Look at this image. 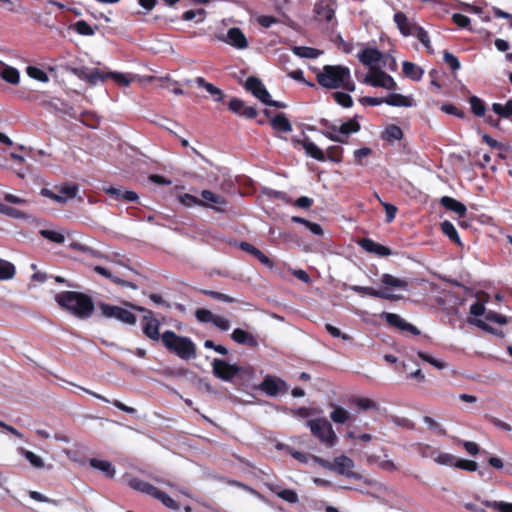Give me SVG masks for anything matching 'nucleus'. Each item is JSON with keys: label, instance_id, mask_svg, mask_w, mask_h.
Returning a JSON list of instances; mask_svg holds the SVG:
<instances>
[{"label": "nucleus", "instance_id": "1", "mask_svg": "<svg viewBox=\"0 0 512 512\" xmlns=\"http://www.w3.org/2000/svg\"><path fill=\"white\" fill-rule=\"evenodd\" d=\"M55 299L63 309L79 319L89 318L94 311L91 297L80 292L64 291L57 294Z\"/></svg>", "mask_w": 512, "mask_h": 512}, {"label": "nucleus", "instance_id": "2", "mask_svg": "<svg viewBox=\"0 0 512 512\" xmlns=\"http://www.w3.org/2000/svg\"><path fill=\"white\" fill-rule=\"evenodd\" d=\"M318 83L328 89L343 88L349 92L356 89L351 80L350 69L342 65H326L317 73Z\"/></svg>", "mask_w": 512, "mask_h": 512}, {"label": "nucleus", "instance_id": "3", "mask_svg": "<svg viewBox=\"0 0 512 512\" xmlns=\"http://www.w3.org/2000/svg\"><path fill=\"white\" fill-rule=\"evenodd\" d=\"M161 341L167 350L182 360H191L197 356L196 346L188 337L177 335L171 330H166L162 334Z\"/></svg>", "mask_w": 512, "mask_h": 512}, {"label": "nucleus", "instance_id": "4", "mask_svg": "<svg viewBox=\"0 0 512 512\" xmlns=\"http://www.w3.org/2000/svg\"><path fill=\"white\" fill-rule=\"evenodd\" d=\"M307 426L310 428L311 433L325 446L333 447L337 443V435L327 419H311L307 421Z\"/></svg>", "mask_w": 512, "mask_h": 512}, {"label": "nucleus", "instance_id": "5", "mask_svg": "<svg viewBox=\"0 0 512 512\" xmlns=\"http://www.w3.org/2000/svg\"><path fill=\"white\" fill-rule=\"evenodd\" d=\"M363 83L389 91H396L398 89V85L394 79L379 67H372L364 77Z\"/></svg>", "mask_w": 512, "mask_h": 512}, {"label": "nucleus", "instance_id": "6", "mask_svg": "<svg viewBox=\"0 0 512 512\" xmlns=\"http://www.w3.org/2000/svg\"><path fill=\"white\" fill-rule=\"evenodd\" d=\"M98 307L106 318H113L128 325L136 324V316L128 309L107 303H100Z\"/></svg>", "mask_w": 512, "mask_h": 512}, {"label": "nucleus", "instance_id": "7", "mask_svg": "<svg viewBox=\"0 0 512 512\" xmlns=\"http://www.w3.org/2000/svg\"><path fill=\"white\" fill-rule=\"evenodd\" d=\"M56 189L58 192L48 188H43L41 189L40 194L57 203L64 204L67 201L75 198L79 190L78 186L75 184H64L56 187Z\"/></svg>", "mask_w": 512, "mask_h": 512}, {"label": "nucleus", "instance_id": "8", "mask_svg": "<svg viewBox=\"0 0 512 512\" xmlns=\"http://www.w3.org/2000/svg\"><path fill=\"white\" fill-rule=\"evenodd\" d=\"M287 383L279 377L267 375L260 384V389L270 397L284 395L288 391Z\"/></svg>", "mask_w": 512, "mask_h": 512}, {"label": "nucleus", "instance_id": "9", "mask_svg": "<svg viewBox=\"0 0 512 512\" xmlns=\"http://www.w3.org/2000/svg\"><path fill=\"white\" fill-rule=\"evenodd\" d=\"M160 321L154 317L152 311H147L141 320V327L143 334L152 341L161 340L162 334H160Z\"/></svg>", "mask_w": 512, "mask_h": 512}, {"label": "nucleus", "instance_id": "10", "mask_svg": "<svg viewBox=\"0 0 512 512\" xmlns=\"http://www.w3.org/2000/svg\"><path fill=\"white\" fill-rule=\"evenodd\" d=\"M212 368L214 375L224 381H231L240 372L239 367L218 358L213 360Z\"/></svg>", "mask_w": 512, "mask_h": 512}, {"label": "nucleus", "instance_id": "11", "mask_svg": "<svg viewBox=\"0 0 512 512\" xmlns=\"http://www.w3.org/2000/svg\"><path fill=\"white\" fill-rule=\"evenodd\" d=\"M220 40L238 50L247 49L249 46L247 37L243 31L237 27L230 28L226 36L220 38Z\"/></svg>", "mask_w": 512, "mask_h": 512}, {"label": "nucleus", "instance_id": "12", "mask_svg": "<svg viewBox=\"0 0 512 512\" xmlns=\"http://www.w3.org/2000/svg\"><path fill=\"white\" fill-rule=\"evenodd\" d=\"M350 289L362 295L377 297L384 300L397 301L401 299V296L392 293L388 289H374L371 287H364L359 285H352Z\"/></svg>", "mask_w": 512, "mask_h": 512}, {"label": "nucleus", "instance_id": "13", "mask_svg": "<svg viewBox=\"0 0 512 512\" xmlns=\"http://www.w3.org/2000/svg\"><path fill=\"white\" fill-rule=\"evenodd\" d=\"M333 471L339 475H343L349 478H359V476L353 472L354 462L352 459L345 455L336 457L333 460Z\"/></svg>", "mask_w": 512, "mask_h": 512}, {"label": "nucleus", "instance_id": "14", "mask_svg": "<svg viewBox=\"0 0 512 512\" xmlns=\"http://www.w3.org/2000/svg\"><path fill=\"white\" fill-rule=\"evenodd\" d=\"M202 207L213 209L216 211H223V207L227 205L226 199L210 190H203L201 192Z\"/></svg>", "mask_w": 512, "mask_h": 512}, {"label": "nucleus", "instance_id": "15", "mask_svg": "<svg viewBox=\"0 0 512 512\" xmlns=\"http://www.w3.org/2000/svg\"><path fill=\"white\" fill-rule=\"evenodd\" d=\"M292 142L295 145H300L304 149L305 153L311 158L320 162H324L326 160V154L324 153V151L320 149L308 137H305L303 140L293 138Z\"/></svg>", "mask_w": 512, "mask_h": 512}, {"label": "nucleus", "instance_id": "16", "mask_svg": "<svg viewBox=\"0 0 512 512\" xmlns=\"http://www.w3.org/2000/svg\"><path fill=\"white\" fill-rule=\"evenodd\" d=\"M245 87L262 103L265 104V102H269L270 94L258 78L253 76L248 77L245 83Z\"/></svg>", "mask_w": 512, "mask_h": 512}, {"label": "nucleus", "instance_id": "17", "mask_svg": "<svg viewBox=\"0 0 512 512\" xmlns=\"http://www.w3.org/2000/svg\"><path fill=\"white\" fill-rule=\"evenodd\" d=\"M77 76L87 81L90 85H97L99 82H103L108 78V72H103L99 69L88 70L86 68L75 70Z\"/></svg>", "mask_w": 512, "mask_h": 512}, {"label": "nucleus", "instance_id": "18", "mask_svg": "<svg viewBox=\"0 0 512 512\" xmlns=\"http://www.w3.org/2000/svg\"><path fill=\"white\" fill-rule=\"evenodd\" d=\"M382 56L383 55L379 50L370 47L364 48L357 54L359 61L370 69H372V67H376L382 59Z\"/></svg>", "mask_w": 512, "mask_h": 512}, {"label": "nucleus", "instance_id": "19", "mask_svg": "<svg viewBox=\"0 0 512 512\" xmlns=\"http://www.w3.org/2000/svg\"><path fill=\"white\" fill-rule=\"evenodd\" d=\"M358 244L366 252L375 254L380 257H385V256H389L392 254L391 250L388 247H386L382 244H379L369 238H364V239L359 240Z\"/></svg>", "mask_w": 512, "mask_h": 512}, {"label": "nucleus", "instance_id": "20", "mask_svg": "<svg viewBox=\"0 0 512 512\" xmlns=\"http://www.w3.org/2000/svg\"><path fill=\"white\" fill-rule=\"evenodd\" d=\"M314 11L318 21L332 23L335 16V10L331 3L318 1L315 4Z\"/></svg>", "mask_w": 512, "mask_h": 512}, {"label": "nucleus", "instance_id": "21", "mask_svg": "<svg viewBox=\"0 0 512 512\" xmlns=\"http://www.w3.org/2000/svg\"><path fill=\"white\" fill-rule=\"evenodd\" d=\"M229 109L240 116L252 119L257 115V111L252 106H247L244 101L238 98H233L229 104Z\"/></svg>", "mask_w": 512, "mask_h": 512}, {"label": "nucleus", "instance_id": "22", "mask_svg": "<svg viewBox=\"0 0 512 512\" xmlns=\"http://www.w3.org/2000/svg\"><path fill=\"white\" fill-rule=\"evenodd\" d=\"M385 104L394 107H413L415 101L412 96H405L398 93H390L383 98Z\"/></svg>", "mask_w": 512, "mask_h": 512}, {"label": "nucleus", "instance_id": "23", "mask_svg": "<svg viewBox=\"0 0 512 512\" xmlns=\"http://www.w3.org/2000/svg\"><path fill=\"white\" fill-rule=\"evenodd\" d=\"M126 481L127 485L135 491L144 493L151 497L156 493L157 488L155 486L137 477H128Z\"/></svg>", "mask_w": 512, "mask_h": 512}, {"label": "nucleus", "instance_id": "24", "mask_svg": "<svg viewBox=\"0 0 512 512\" xmlns=\"http://www.w3.org/2000/svg\"><path fill=\"white\" fill-rule=\"evenodd\" d=\"M0 77L6 82L16 85L20 82V73L19 71L7 65L6 63L0 61Z\"/></svg>", "mask_w": 512, "mask_h": 512}, {"label": "nucleus", "instance_id": "25", "mask_svg": "<svg viewBox=\"0 0 512 512\" xmlns=\"http://www.w3.org/2000/svg\"><path fill=\"white\" fill-rule=\"evenodd\" d=\"M271 127L277 133L285 132L289 133L292 131V125L289 119L283 113H278L270 121Z\"/></svg>", "mask_w": 512, "mask_h": 512}, {"label": "nucleus", "instance_id": "26", "mask_svg": "<svg viewBox=\"0 0 512 512\" xmlns=\"http://www.w3.org/2000/svg\"><path fill=\"white\" fill-rule=\"evenodd\" d=\"M89 464L92 468L101 471L108 478H113L116 474L115 467L107 460L92 458Z\"/></svg>", "mask_w": 512, "mask_h": 512}, {"label": "nucleus", "instance_id": "27", "mask_svg": "<svg viewBox=\"0 0 512 512\" xmlns=\"http://www.w3.org/2000/svg\"><path fill=\"white\" fill-rule=\"evenodd\" d=\"M231 338L238 344H247L251 347H256L258 344L255 336L240 328L233 330Z\"/></svg>", "mask_w": 512, "mask_h": 512}, {"label": "nucleus", "instance_id": "28", "mask_svg": "<svg viewBox=\"0 0 512 512\" xmlns=\"http://www.w3.org/2000/svg\"><path fill=\"white\" fill-rule=\"evenodd\" d=\"M394 21L404 36H410L414 31V27H417V25L410 23L406 15L402 12L395 13Z\"/></svg>", "mask_w": 512, "mask_h": 512}, {"label": "nucleus", "instance_id": "29", "mask_svg": "<svg viewBox=\"0 0 512 512\" xmlns=\"http://www.w3.org/2000/svg\"><path fill=\"white\" fill-rule=\"evenodd\" d=\"M402 67L403 74L412 81H419L423 77L424 70L412 62L404 61Z\"/></svg>", "mask_w": 512, "mask_h": 512}, {"label": "nucleus", "instance_id": "30", "mask_svg": "<svg viewBox=\"0 0 512 512\" xmlns=\"http://www.w3.org/2000/svg\"><path fill=\"white\" fill-rule=\"evenodd\" d=\"M441 204L446 208L449 209L459 216H464L466 214V206L459 202L458 200L451 198L449 196H444L441 198Z\"/></svg>", "mask_w": 512, "mask_h": 512}, {"label": "nucleus", "instance_id": "31", "mask_svg": "<svg viewBox=\"0 0 512 512\" xmlns=\"http://www.w3.org/2000/svg\"><path fill=\"white\" fill-rule=\"evenodd\" d=\"M104 191L107 194L112 195L116 199H123V200L128 201V202L137 201L138 198H139L137 193L134 192V191H128V190L127 191H123V190H121L119 188H115V187L104 188Z\"/></svg>", "mask_w": 512, "mask_h": 512}, {"label": "nucleus", "instance_id": "32", "mask_svg": "<svg viewBox=\"0 0 512 512\" xmlns=\"http://www.w3.org/2000/svg\"><path fill=\"white\" fill-rule=\"evenodd\" d=\"M108 78L113 79L118 85L128 87L137 78L136 75L123 72H108Z\"/></svg>", "mask_w": 512, "mask_h": 512}, {"label": "nucleus", "instance_id": "33", "mask_svg": "<svg viewBox=\"0 0 512 512\" xmlns=\"http://www.w3.org/2000/svg\"><path fill=\"white\" fill-rule=\"evenodd\" d=\"M381 282L383 285L394 289H406L408 286L406 280L397 278L388 273H385L381 276Z\"/></svg>", "mask_w": 512, "mask_h": 512}, {"label": "nucleus", "instance_id": "34", "mask_svg": "<svg viewBox=\"0 0 512 512\" xmlns=\"http://www.w3.org/2000/svg\"><path fill=\"white\" fill-rule=\"evenodd\" d=\"M40 235L56 244H62L65 241V235L62 230L41 229Z\"/></svg>", "mask_w": 512, "mask_h": 512}, {"label": "nucleus", "instance_id": "35", "mask_svg": "<svg viewBox=\"0 0 512 512\" xmlns=\"http://www.w3.org/2000/svg\"><path fill=\"white\" fill-rule=\"evenodd\" d=\"M382 138L388 142L398 141L403 138V132L399 126L391 124L385 128Z\"/></svg>", "mask_w": 512, "mask_h": 512}, {"label": "nucleus", "instance_id": "36", "mask_svg": "<svg viewBox=\"0 0 512 512\" xmlns=\"http://www.w3.org/2000/svg\"><path fill=\"white\" fill-rule=\"evenodd\" d=\"M483 504L495 512H512V503L497 500H486Z\"/></svg>", "mask_w": 512, "mask_h": 512}, {"label": "nucleus", "instance_id": "37", "mask_svg": "<svg viewBox=\"0 0 512 512\" xmlns=\"http://www.w3.org/2000/svg\"><path fill=\"white\" fill-rule=\"evenodd\" d=\"M380 316H381V318L385 319L386 322L388 324H390L391 326L397 327L398 329L404 331L406 321L398 314L390 313V312H382Z\"/></svg>", "mask_w": 512, "mask_h": 512}, {"label": "nucleus", "instance_id": "38", "mask_svg": "<svg viewBox=\"0 0 512 512\" xmlns=\"http://www.w3.org/2000/svg\"><path fill=\"white\" fill-rule=\"evenodd\" d=\"M18 452H19V454L24 456L29 461L31 466L38 468V469H41L44 467L43 459L40 456H38L37 454H35L34 452H32L30 450H26L24 448H19Z\"/></svg>", "mask_w": 512, "mask_h": 512}, {"label": "nucleus", "instance_id": "39", "mask_svg": "<svg viewBox=\"0 0 512 512\" xmlns=\"http://www.w3.org/2000/svg\"><path fill=\"white\" fill-rule=\"evenodd\" d=\"M326 130L322 131V134L326 136L328 139L339 142V143H347V141L340 136L339 134V127L334 124H328V122H325Z\"/></svg>", "mask_w": 512, "mask_h": 512}, {"label": "nucleus", "instance_id": "40", "mask_svg": "<svg viewBox=\"0 0 512 512\" xmlns=\"http://www.w3.org/2000/svg\"><path fill=\"white\" fill-rule=\"evenodd\" d=\"M293 52L295 55L301 57V58H308V59H315L317 58L322 52L311 48V47H305V46H295L293 47Z\"/></svg>", "mask_w": 512, "mask_h": 512}, {"label": "nucleus", "instance_id": "41", "mask_svg": "<svg viewBox=\"0 0 512 512\" xmlns=\"http://www.w3.org/2000/svg\"><path fill=\"white\" fill-rule=\"evenodd\" d=\"M441 230L450 240L454 241L458 245H462L458 232L450 221H443L441 223Z\"/></svg>", "mask_w": 512, "mask_h": 512}, {"label": "nucleus", "instance_id": "42", "mask_svg": "<svg viewBox=\"0 0 512 512\" xmlns=\"http://www.w3.org/2000/svg\"><path fill=\"white\" fill-rule=\"evenodd\" d=\"M15 272V266L11 262L0 258V280L12 279Z\"/></svg>", "mask_w": 512, "mask_h": 512}, {"label": "nucleus", "instance_id": "43", "mask_svg": "<svg viewBox=\"0 0 512 512\" xmlns=\"http://www.w3.org/2000/svg\"><path fill=\"white\" fill-rule=\"evenodd\" d=\"M153 498L159 500L164 506H166L169 509H179V505L177 504V502L174 499H172L167 493L159 490L158 488L156 489V493L154 494Z\"/></svg>", "mask_w": 512, "mask_h": 512}, {"label": "nucleus", "instance_id": "44", "mask_svg": "<svg viewBox=\"0 0 512 512\" xmlns=\"http://www.w3.org/2000/svg\"><path fill=\"white\" fill-rule=\"evenodd\" d=\"M492 110L500 117L510 118L512 116V99H509L504 105L493 103Z\"/></svg>", "mask_w": 512, "mask_h": 512}, {"label": "nucleus", "instance_id": "45", "mask_svg": "<svg viewBox=\"0 0 512 512\" xmlns=\"http://www.w3.org/2000/svg\"><path fill=\"white\" fill-rule=\"evenodd\" d=\"M411 35L416 37L430 53H433L428 33L422 27H414Z\"/></svg>", "mask_w": 512, "mask_h": 512}, {"label": "nucleus", "instance_id": "46", "mask_svg": "<svg viewBox=\"0 0 512 512\" xmlns=\"http://www.w3.org/2000/svg\"><path fill=\"white\" fill-rule=\"evenodd\" d=\"M416 450L418 454L423 458H431L434 460V457L437 454L438 449L434 446L426 443H418L416 445Z\"/></svg>", "mask_w": 512, "mask_h": 512}, {"label": "nucleus", "instance_id": "47", "mask_svg": "<svg viewBox=\"0 0 512 512\" xmlns=\"http://www.w3.org/2000/svg\"><path fill=\"white\" fill-rule=\"evenodd\" d=\"M26 73L30 78H33L39 82L46 83L49 81V77L45 71L35 66H28Z\"/></svg>", "mask_w": 512, "mask_h": 512}, {"label": "nucleus", "instance_id": "48", "mask_svg": "<svg viewBox=\"0 0 512 512\" xmlns=\"http://www.w3.org/2000/svg\"><path fill=\"white\" fill-rule=\"evenodd\" d=\"M355 406L363 411L377 410L378 404L374 400L367 397H358L354 401Z\"/></svg>", "mask_w": 512, "mask_h": 512}, {"label": "nucleus", "instance_id": "49", "mask_svg": "<svg viewBox=\"0 0 512 512\" xmlns=\"http://www.w3.org/2000/svg\"><path fill=\"white\" fill-rule=\"evenodd\" d=\"M456 459L457 458L455 456H453L452 454L446 453V452H440L438 450L436 456L434 457V462H436L439 465L451 467V466H455Z\"/></svg>", "mask_w": 512, "mask_h": 512}, {"label": "nucleus", "instance_id": "50", "mask_svg": "<svg viewBox=\"0 0 512 512\" xmlns=\"http://www.w3.org/2000/svg\"><path fill=\"white\" fill-rule=\"evenodd\" d=\"M330 418L333 422H335L337 424H343L349 420L350 414L346 409H344L342 407H336L330 413Z\"/></svg>", "mask_w": 512, "mask_h": 512}, {"label": "nucleus", "instance_id": "51", "mask_svg": "<svg viewBox=\"0 0 512 512\" xmlns=\"http://www.w3.org/2000/svg\"><path fill=\"white\" fill-rule=\"evenodd\" d=\"M359 130L360 124L354 119H350L349 121L344 122L339 126V133L341 135H349L352 133H356Z\"/></svg>", "mask_w": 512, "mask_h": 512}, {"label": "nucleus", "instance_id": "52", "mask_svg": "<svg viewBox=\"0 0 512 512\" xmlns=\"http://www.w3.org/2000/svg\"><path fill=\"white\" fill-rule=\"evenodd\" d=\"M423 422L428 426L430 430L435 432L438 435L445 436L447 434L446 429L443 427L442 424L437 422L435 419H433L430 416L423 417Z\"/></svg>", "mask_w": 512, "mask_h": 512}, {"label": "nucleus", "instance_id": "53", "mask_svg": "<svg viewBox=\"0 0 512 512\" xmlns=\"http://www.w3.org/2000/svg\"><path fill=\"white\" fill-rule=\"evenodd\" d=\"M75 31L84 36H92L97 30V26L92 27L86 21L80 20L75 23Z\"/></svg>", "mask_w": 512, "mask_h": 512}, {"label": "nucleus", "instance_id": "54", "mask_svg": "<svg viewBox=\"0 0 512 512\" xmlns=\"http://www.w3.org/2000/svg\"><path fill=\"white\" fill-rule=\"evenodd\" d=\"M469 103L471 105L472 112L476 116L482 117L485 115V104L480 98H478L477 96H472L469 99Z\"/></svg>", "mask_w": 512, "mask_h": 512}, {"label": "nucleus", "instance_id": "55", "mask_svg": "<svg viewBox=\"0 0 512 512\" xmlns=\"http://www.w3.org/2000/svg\"><path fill=\"white\" fill-rule=\"evenodd\" d=\"M342 158H343V148L342 147L329 146L327 148L326 159H328L332 162L340 163L342 161Z\"/></svg>", "mask_w": 512, "mask_h": 512}, {"label": "nucleus", "instance_id": "56", "mask_svg": "<svg viewBox=\"0 0 512 512\" xmlns=\"http://www.w3.org/2000/svg\"><path fill=\"white\" fill-rule=\"evenodd\" d=\"M178 199L186 207L201 206L203 204L201 199L188 193L179 195Z\"/></svg>", "mask_w": 512, "mask_h": 512}, {"label": "nucleus", "instance_id": "57", "mask_svg": "<svg viewBox=\"0 0 512 512\" xmlns=\"http://www.w3.org/2000/svg\"><path fill=\"white\" fill-rule=\"evenodd\" d=\"M332 96L334 100L342 107L349 108L353 104L351 96L345 92H334Z\"/></svg>", "mask_w": 512, "mask_h": 512}, {"label": "nucleus", "instance_id": "58", "mask_svg": "<svg viewBox=\"0 0 512 512\" xmlns=\"http://www.w3.org/2000/svg\"><path fill=\"white\" fill-rule=\"evenodd\" d=\"M197 16H200V18L197 20V22H202L205 19L206 12L204 9H197V10H187L183 13L182 19L184 21H191L195 19Z\"/></svg>", "mask_w": 512, "mask_h": 512}, {"label": "nucleus", "instance_id": "59", "mask_svg": "<svg viewBox=\"0 0 512 512\" xmlns=\"http://www.w3.org/2000/svg\"><path fill=\"white\" fill-rule=\"evenodd\" d=\"M203 294H205L213 299H216V300H219L222 302H226V303H234L237 301L235 298H233L227 294L212 291V290H204Z\"/></svg>", "mask_w": 512, "mask_h": 512}, {"label": "nucleus", "instance_id": "60", "mask_svg": "<svg viewBox=\"0 0 512 512\" xmlns=\"http://www.w3.org/2000/svg\"><path fill=\"white\" fill-rule=\"evenodd\" d=\"M277 496L284 501L294 504L298 502V495L294 490L291 489H284L281 491L276 492Z\"/></svg>", "mask_w": 512, "mask_h": 512}, {"label": "nucleus", "instance_id": "61", "mask_svg": "<svg viewBox=\"0 0 512 512\" xmlns=\"http://www.w3.org/2000/svg\"><path fill=\"white\" fill-rule=\"evenodd\" d=\"M196 319L202 323H209L213 321L215 314L207 309H198L195 312Z\"/></svg>", "mask_w": 512, "mask_h": 512}, {"label": "nucleus", "instance_id": "62", "mask_svg": "<svg viewBox=\"0 0 512 512\" xmlns=\"http://www.w3.org/2000/svg\"><path fill=\"white\" fill-rule=\"evenodd\" d=\"M0 213L5 216L16 218V219H20L24 216V214L21 211L15 209V208H12L10 206H6L2 203H0Z\"/></svg>", "mask_w": 512, "mask_h": 512}, {"label": "nucleus", "instance_id": "63", "mask_svg": "<svg viewBox=\"0 0 512 512\" xmlns=\"http://www.w3.org/2000/svg\"><path fill=\"white\" fill-rule=\"evenodd\" d=\"M454 467H457V468H460V469H463V470H466V471L474 472V471L477 470L478 465L474 461L463 460V459H456V463H455Z\"/></svg>", "mask_w": 512, "mask_h": 512}, {"label": "nucleus", "instance_id": "64", "mask_svg": "<svg viewBox=\"0 0 512 512\" xmlns=\"http://www.w3.org/2000/svg\"><path fill=\"white\" fill-rule=\"evenodd\" d=\"M443 60L453 71L460 69V62L452 53L445 51L443 54Z\"/></svg>", "mask_w": 512, "mask_h": 512}]
</instances>
